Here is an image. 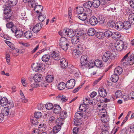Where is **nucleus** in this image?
Wrapping results in <instances>:
<instances>
[{"mask_svg":"<svg viewBox=\"0 0 134 134\" xmlns=\"http://www.w3.org/2000/svg\"><path fill=\"white\" fill-rule=\"evenodd\" d=\"M115 47L116 50L121 51L127 49L128 45L126 43L123 42L121 40H118L115 43Z\"/></svg>","mask_w":134,"mask_h":134,"instance_id":"nucleus-1","label":"nucleus"},{"mask_svg":"<svg viewBox=\"0 0 134 134\" xmlns=\"http://www.w3.org/2000/svg\"><path fill=\"white\" fill-rule=\"evenodd\" d=\"M56 120V118L53 116H51L49 119V122L51 123H55Z\"/></svg>","mask_w":134,"mask_h":134,"instance_id":"nucleus-62","label":"nucleus"},{"mask_svg":"<svg viewBox=\"0 0 134 134\" xmlns=\"http://www.w3.org/2000/svg\"><path fill=\"white\" fill-rule=\"evenodd\" d=\"M46 16L44 13L40 12L38 15V20L40 22H42L46 19Z\"/></svg>","mask_w":134,"mask_h":134,"instance_id":"nucleus-17","label":"nucleus"},{"mask_svg":"<svg viewBox=\"0 0 134 134\" xmlns=\"http://www.w3.org/2000/svg\"><path fill=\"white\" fill-rule=\"evenodd\" d=\"M122 71L123 70L122 68L119 66H118L115 68L114 72L115 74L119 75L121 74Z\"/></svg>","mask_w":134,"mask_h":134,"instance_id":"nucleus-24","label":"nucleus"},{"mask_svg":"<svg viewBox=\"0 0 134 134\" xmlns=\"http://www.w3.org/2000/svg\"><path fill=\"white\" fill-rule=\"evenodd\" d=\"M64 119L60 117L59 118H57L56 120L55 123L57 125L60 126L63 124V122Z\"/></svg>","mask_w":134,"mask_h":134,"instance_id":"nucleus-31","label":"nucleus"},{"mask_svg":"<svg viewBox=\"0 0 134 134\" xmlns=\"http://www.w3.org/2000/svg\"><path fill=\"white\" fill-rule=\"evenodd\" d=\"M108 25L109 27L113 28L115 25V23L112 20H110L109 21Z\"/></svg>","mask_w":134,"mask_h":134,"instance_id":"nucleus-57","label":"nucleus"},{"mask_svg":"<svg viewBox=\"0 0 134 134\" xmlns=\"http://www.w3.org/2000/svg\"><path fill=\"white\" fill-rule=\"evenodd\" d=\"M96 33L95 30L93 28H90L88 31V34L90 36H92L94 35Z\"/></svg>","mask_w":134,"mask_h":134,"instance_id":"nucleus-42","label":"nucleus"},{"mask_svg":"<svg viewBox=\"0 0 134 134\" xmlns=\"http://www.w3.org/2000/svg\"><path fill=\"white\" fill-rule=\"evenodd\" d=\"M68 30H69L68 29H65L63 31H60L59 32V35H61V36H63V35L67 36Z\"/></svg>","mask_w":134,"mask_h":134,"instance_id":"nucleus-51","label":"nucleus"},{"mask_svg":"<svg viewBox=\"0 0 134 134\" xmlns=\"http://www.w3.org/2000/svg\"><path fill=\"white\" fill-rule=\"evenodd\" d=\"M54 79L52 75H48L46 77L45 81L48 83L51 82L53 81Z\"/></svg>","mask_w":134,"mask_h":134,"instance_id":"nucleus-28","label":"nucleus"},{"mask_svg":"<svg viewBox=\"0 0 134 134\" xmlns=\"http://www.w3.org/2000/svg\"><path fill=\"white\" fill-rule=\"evenodd\" d=\"M82 121L80 119H77L75 120L74 122V124L76 126H79L82 124Z\"/></svg>","mask_w":134,"mask_h":134,"instance_id":"nucleus-60","label":"nucleus"},{"mask_svg":"<svg viewBox=\"0 0 134 134\" xmlns=\"http://www.w3.org/2000/svg\"><path fill=\"white\" fill-rule=\"evenodd\" d=\"M96 37L98 38H101L103 36V33L102 32H97L95 34Z\"/></svg>","mask_w":134,"mask_h":134,"instance_id":"nucleus-58","label":"nucleus"},{"mask_svg":"<svg viewBox=\"0 0 134 134\" xmlns=\"http://www.w3.org/2000/svg\"><path fill=\"white\" fill-rule=\"evenodd\" d=\"M79 41V37L77 36H75L71 39V41L73 44H76Z\"/></svg>","mask_w":134,"mask_h":134,"instance_id":"nucleus-27","label":"nucleus"},{"mask_svg":"<svg viewBox=\"0 0 134 134\" xmlns=\"http://www.w3.org/2000/svg\"><path fill=\"white\" fill-rule=\"evenodd\" d=\"M32 33L31 31H29L26 32L24 34L23 36L27 39L31 38L32 36Z\"/></svg>","mask_w":134,"mask_h":134,"instance_id":"nucleus-29","label":"nucleus"},{"mask_svg":"<svg viewBox=\"0 0 134 134\" xmlns=\"http://www.w3.org/2000/svg\"><path fill=\"white\" fill-rule=\"evenodd\" d=\"M82 52H80L78 50L76 49L73 50L72 52V55L73 57L75 58H77L79 55L82 54Z\"/></svg>","mask_w":134,"mask_h":134,"instance_id":"nucleus-15","label":"nucleus"},{"mask_svg":"<svg viewBox=\"0 0 134 134\" xmlns=\"http://www.w3.org/2000/svg\"><path fill=\"white\" fill-rule=\"evenodd\" d=\"M127 61L129 64L132 65L134 63V55L129 56L127 58Z\"/></svg>","mask_w":134,"mask_h":134,"instance_id":"nucleus-40","label":"nucleus"},{"mask_svg":"<svg viewBox=\"0 0 134 134\" xmlns=\"http://www.w3.org/2000/svg\"><path fill=\"white\" fill-rule=\"evenodd\" d=\"M34 80L35 82H40L42 79V77L41 75L39 74H35L34 77Z\"/></svg>","mask_w":134,"mask_h":134,"instance_id":"nucleus-11","label":"nucleus"},{"mask_svg":"<svg viewBox=\"0 0 134 134\" xmlns=\"http://www.w3.org/2000/svg\"><path fill=\"white\" fill-rule=\"evenodd\" d=\"M129 20L131 24H134V13L129 15Z\"/></svg>","mask_w":134,"mask_h":134,"instance_id":"nucleus-47","label":"nucleus"},{"mask_svg":"<svg viewBox=\"0 0 134 134\" xmlns=\"http://www.w3.org/2000/svg\"><path fill=\"white\" fill-rule=\"evenodd\" d=\"M78 18L82 21L85 20L88 16L85 13L80 14L78 16Z\"/></svg>","mask_w":134,"mask_h":134,"instance_id":"nucleus-38","label":"nucleus"},{"mask_svg":"<svg viewBox=\"0 0 134 134\" xmlns=\"http://www.w3.org/2000/svg\"><path fill=\"white\" fill-rule=\"evenodd\" d=\"M121 36V35L119 32H114L112 33V38L114 40L118 39Z\"/></svg>","mask_w":134,"mask_h":134,"instance_id":"nucleus-22","label":"nucleus"},{"mask_svg":"<svg viewBox=\"0 0 134 134\" xmlns=\"http://www.w3.org/2000/svg\"><path fill=\"white\" fill-rule=\"evenodd\" d=\"M60 46L64 50H67L68 47L70 46V42L68 40L64 37H62L60 40Z\"/></svg>","mask_w":134,"mask_h":134,"instance_id":"nucleus-2","label":"nucleus"},{"mask_svg":"<svg viewBox=\"0 0 134 134\" xmlns=\"http://www.w3.org/2000/svg\"><path fill=\"white\" fill-rule=\"evenodd\" d=\"M57 98H59V100H60L62 102H65L67 100L65 96L62 95H59L56 97Z\"/></svg>","mask_w":134,"mask_h":134,"instance_id":"nucleus-48","label":"nucleus"},{"mask_svg":"<svg viewBox=\"0 0 134 134\" xmlns=\"http://www.w3.org/2000/svg\"><path fill=\"white\" fill-rule=\"evenodd\" d=\"M126 59H127L123 58L121 61V65L123 66H125L129 64L128 61H127V60Z\"/></svg>","mask_w":134,"mask_h":134,"instance_id":"nucleus-52","label":"nucleus"},{"mask_svg":"<svg viewBox=\"0 0 134 134\" xmlns=\"http://www.w3.org/2000/svg\"><path fill=\"white\" fill-rule=\"evenodd\" d=\"M101 120L103 122H107L109 121V118L107 115L103 114L101 118Z\"/></svg>","mask_w":134,"mask_h":134,"instance_id":"nucleus-30","label":"nucleus"},{"mask_svg":"<svg viewBox=\"0 0 134 134\" xmlns=\"http://www.w3.org/2000/svg\"><path fill=\"white\" fill-rule=\"evenodd\" d=\"M51 57L50 55L48 54L44 55L42 58V61L45 62L48 61Z\"/></svg>","mask_w":134,"mask_h":134,"instance_id":"nucleus-39","label":"nucleus"},{"mask_svg":"<svg viewBox=\"0 0 134 134\" xmlns=\"http://www.w3.org/2000/svg\"><path fill=\"white\" fill-rule=\"evenodd\" d=\"M65 86H66V84H65L63 82L60 83L58 86V88L60 90H63Z\"/></svg>","mask_w":134,"mask_h":134,"instance_id":"nucleus-46","label":"nucleus"},{"mask_svg":"<svg viewBox=\"0 0 134 134\" xmlns=\"http://www.w3.org/2000/svg\"><path fill=\"white\" fill-rule=\"evenodd\" d=\"M75 83V80L74 79L69 80L66 84V86L68 89L72 88L74 87Z\"/></svg>","mask_w":134,"mask_h":134,"instance_id":"nucleus-7","label":"nucleus"},{"mask_svg":"<svg viewBox=\"0 0 134 134\" xmlns=\"http://www.w3.org/2000/svg\"><path fill=\"white\" fill-rule=\"evenodd\" d=\"M92 3L91 1H88L85 3L83 4L84 7L87 9H90L92 5Z\"/></svg>","mask_w":134,"mask_h":134,"instance_id":"nucleus-44","label":"nucleus"},{"mask_svg":"<svg viewBox=\"0 0 134 134\" xmlns=\"http://www.w3.org/2000/svg\"><path fill=\"white\" fill-rule=\"evenodd\" d=\"M60 63L61 67L62 68L64 69L67 67L68 62H66V59H61Z\"/></svg>","mask_w":134,"mask_h":134,"instance_id":"nucleus-23","label":"nucleus"},{"mask_svg":"<svg viewBox=\"0 0 134 134\" xmlns=\"http://www.w3.org/2000/svg\"><path fill=\"white\" fill-rule=\"evenodd\" d=\"M122 94L121 91L118 90L115 92V96L116 98H119L122 95Z\"/></svg>","mask_w":134,"mask_h":134,"instance_id":"nucleus-61","label":"nucleus"},{"mask_svg":"<svg viewBox=\"0 0 134 134\" xmlns=\"http://www.w3.org/2000/svg\"><path fill=\"white\" fill-rule=\"evenodd\" d=\"M97 19L95 16H92L90 19L89 23L90 24L93 26L96 25L98 23Z\"/></svg>","mask_w":134,"mask_h":134,"instance_id":"nucleus-13","label":"nucleus"},{"mask_svg":"<svg viewBox=\"0 0 134 134\" xmlns=\"http://www.w3.org/2000/svg\"><path fill=\"white\" fill-rule=\"evenodd\" d=\"M115 26L117 30H120L123 29V23L121 21H119L116 23Z\"/></svg>","mask_w":134,"mask_h":134,"instance_id":"nucleus-20","label":"nucleus"},{"mask_svg":"<svg viewBox=\"0 0 134 134\" xmlns=\"http://www.w3.org/2000/svg\"><path fill=\"white\" fill-rule=\"evenodd\" d=\"M68 31L67 36L69 37L72 38L75 36L76 31L74 30H73L72 29H69L68 30Z\"/></svg>","mask_w":134,"mask_h":134,"instance_id":"nucleus-16","label":"nucleus"},{"mask_svg":"<svg viewBox=\"0 0 134 134\" xmlns=\"http://www.w3.org/2000/svg\"><path fill=\"white\" fill-rule=\"evenodd\" d=\"M94 62L95 66L98 67H101L103 66V64L101 60L97 59Z\"/></svg>","mask_w":134,"mask_h":134,"instance_id":"nucleus-41","label":"nucleus"},{"mask_svg":"<svg viewBox=\"0 0 134 134\" xmlns=\"http://www.w3.org/2000/svg\"><path fill=\"white\" fill-rule=\"evenodd\" d=\"M127 130L130 132L133 133L134 132V125H130L128 127Z\"/></svg>","mask_w":134,"mask_h":134,"instance_id":"nucleus-56","label":"nucleus"},{"mask_svg":"<svg viewBox=\"0 0 134 134\" xmlns=\"http://www.w3.org/2000/svg\"><path fill=\"white\" fill-rule=\"evenodd\" d=\"M4 14L6 15L5 17L7 19H10L12 15V12L11 11V7L10 6L6 7L4 10Z\"/></svg>","mask_w":134,"mask_h":134,"instance_id":"nucleus-4","label":"nucleus"},{"mask_svg":"<svg viewBox=\"0 0 134 134\" xmlns=\"http://www.w3.org/2000/svg\"><path fill=\"white\" fill-rule=\"evenodd\" d=\"M88 57L86 55H82L80 59V64L79 67L82 69H83L85 68L88 62Z\"/></svg>","mask_w":134,"mask_h":134,"instance_id":"nucleus-3","label":"nucleus"},{"mask_svg":"<svg viewBox=\"0 0 134 134\" xmlns=\"http://www.w3.org/2000/svg\"><path fill=\"white\" fill-rule=\"evenodd\" d=\"M29 80L31 84L30 86L32 88H35L40 86V85L38 83V82H35V80L33 79L29 78Z\"/></svg>","mask_w":134,"mask_h":134,"instance_id":"nucleus-10","label":"nucleus"},{"mask_svg":"<svg viewBox=\"0 0 134 134\" xmlns=\"http://www.w3.org/2000/svg\"><path fill=\"white\" fill-rule=\"evenodd\" d=\"M45 106L46 108L48 110L52 109V108H53L54 107L53 104L50 103L47 104L45 105Z\"/></svg>","mask_w":134,"mask_h":134,"instance_id":"nucleus-54","label":"nucleus"},{"mask_svg":"<svg viewBox=\"0 0 134 134\" xmlns=\"http://www.w3.org/2000/svg\"><path fill=\"white\" fill-rule=\"evenodd\" d=\"M61 129V126L58 125L54 127L53 129V131L56 134L59 132Z\"/></svg>","mask_w":134,"mask_h":134,"instance_id":"nucleus-53","label":"nucleus"},{"mask_svg":"<svg viewBox=\"0 0 134 134\" xmlns=\"http://www.w3.org/2000/svg\"><path fill=\"white\" fill-rule=\"evenodd\" d=\"M112 32L108 30L104 32V35L105 37H109L112 36Z\"/></svg>","mask_w":134,"mask_h":134,"instance_id":"nucleus-55","label":"nucleus"},{"mask_svg":"<svg viewBox=\"0 0 134 134\" xmlns=\"http://www.w3.org/2000/svg\"><path fill=\"white\" fill-rule=\"evenodd\" d=\"M43 26L42 24L41 23H37L33 27L32 31L34 33H37L42 28Z\"/></svg>","mask_w":134,"mask_h":134,"instance_id":"nucleus-8","label":"nucleus"},{"mask_svg":"<svg viewBox=\"0 0 134 134\" xmlns=\"http://www.w3.org/2000/svg\"><path fill=\"white\" fill-rule=\"evenodd\" d=\"M23 35V32L21 30L18 29L15 32V35L18 38H20Z\"/></svg>","mask_w":134,"mask_h":134,"instance_id":"nucleus-26","label":"nucleus"},{"mask_svg":"<svg viewBox=\"0 0 134 134\" xmlns=\"http://www.w3.org/2000/svg\"><path fill=\"white\" fill-rule=\"evenodd\" d=\"M97 20L98 23H99L100 24H102L105 21V19L104 17L101 15H99L97 17Z\"/></svg>","mask_w":134,"mask_h":134,"instance_id":"nucleus-19","label":"nucleus"},{"mask_svg":"<svg viewBox=\"0 0 134 134\" xmlns=\"http://www.w3.org/2000/svg\"><path fill=\"white\" fill-rule=\"evenodd\" d=\"M32 67L33 70L36 72H40L41 71L42 66L40 64H37L34 65Z\"/></svg>","mask_w":134,"mask_h":134,"instance_id":"nucleus-14","label":"nucleus"},{"mask_svg":"<svg viewBox=\"0 0 134 134\" xmlns=\"http://www.w3.org/2000/svg\"><path fill=\"white\" fill-rule=\"evenodd\" d=\"M75 10L76 12V13L79 15L83 13L84 12V9L82 7H77Z\"/></svg>","mask_w":134,"mask_h":134,"instance_id":"nucleus-33","label":"nucleus"},{"mask_svg":"<svg viewBox=\"0 0 134 134\" xmlns=\"http://www.w3.org/2000/svg\"><path fill=\"white\" fill-rule=\"evenodd\" d=\"M100 1L99 0H93L92 2V5L94 8H98L100 4Z\"/></svg>","mask_w":134,"mask_h":134,"instance_id":"nucleus-32","label":"nucleus"},{"mask_svg":"<svg viewBox=\"0 0 134 134\" xmlns=\"http://www.w3.org/2000/svg\"><path fill=\"white\" fill-rule=\"evenodd\" d=\"M84 104H81L79 107V110L81 112H85L86 110V103H84V102H83Z\"/></svg>","mask_w":134,"mask_h":134,"instance_id":"nucleus-35","label":"nucleus"},{"mask_svg":"<svg viewBox=\"0 0 134 134\" xmlns=\"http://www.w3.org/2000/svg\"><path fill=\"white\" fill-rule=\"evenodd\" d=\"M131 23L129 21H126L123 23V29L127 30L131 28Z\"/></svg>","mask_w":134,"mask_h":134,"instance_id":"nucleus-18","label":"nucleus"},{"mask_svg":"<svg viewBox=\"0 0 134 134\" xmlns=\"http://www.w3.org/2000/svg\"><path fill=\"white\" fill-rule=\"evenodd\" d=\"M26 3L28 2L29 4H30L32 8H34L35 6L37 4V3H36L34 0H26Z\"/></svg>","mask_w":134,"mask_h":134,"instance_id":"nucleus-36","label":"nucleus"},{"mask_svg":"<svg viewBox=\"0 0 134 134\" xmlns=\"http://www.w3.org/2000/svg\"><path fill=\"white\" fill-rule=\"evenodd\" d=\"M98 92L100 96L102 97H104L107 94L106 90L103 88H99L98 90Z\"/></svg>","mask_w":134,"mask_h":134,"instance_id":"nucleus-12","label":"nucleus"},{"mask_svg":"<svg viewBox=\"0 0 134 134\" xmlns=\"http://www.w3.org/2000/svg\"><path fill=\"white\" fill-rule=\"evenodd\" d=\"M53 112L56 114H58L61 111V108L58 105H55L53 108Z\"/></svg>","mask_w":134,"mask_h":134,"instance_id":"nucleus-21","label":"nucleus"},{"mask_svg":"<svg viewBox=\"0 0 134 134\" xmlns=\"http://www.w3.org/2000/svg\"><path fill=\"white\" fill-rule=\"evenodd\" d=\"M3 114L5 116H7L9 112V108L8 107H4L3 109Z\"/></svg>","mask_w":134,"mask_h":134,"instance_id":"nucleus-45","label":"nucleus"},{"mask_svg":"<svg viewBox=\"0 0 134 134\" xmlns=\"http://www.w3.org/2000/svg\"><path fill=\"white\" fill-rule=\"evenodd\" d=\"M42 114L40 112H37L35 113L34 115L35 118L39 119L42 116Z\"/></svg>","mask_w":134,"mask_h":134,"instance_id":"nucleus-59","label":"nucleus"},{"mask_svg":"<svg viewBox=\"0 0 134 134\" xmlns=\"http://www.w3.org/2000/svg\"><path fill=\"white\" fill-rule=\"evenodd\" d=\"M60 117L64 119L67 117V112L65 111H63L60 113Z\"/></svg>","mask_w":134,"mask_h":134,"instance_id":"nucleus-49","label":"nucleus"},{"mask_svg":"<svg viewBox=\"0 0 134 134\" xmlns=\"http://www.w3.org/2000/svg\"><path fill=\"white\" fill-rule=\"evenodd\" d=\"M83 114L81 113V111H78L75 113V117L77 119H80L83 117Z\"/></svg>","mask_w":134,"mask_h":134,"instance_id":"nucleus-37","label":"nucleus"},{"mask_svg":"<svg viewBox=\"0 0 134 134\" xmlns=\"http://www.w3.org/2000/svg\"><path fill=\"white\" fill-rule=\"evenodd\" d=\"M50 55L51 58L55 60H58L60 58L59 53L55 51H53L51 53Z\"/></svg>","mask_w":134,"mask_h":134,"instance_id":"nucleus-9","label":"nucleus"},{"mask_svg":"<svg viewBox=\"0 0 134 134\" xmlns=\"http://www.w3.org/2000/svg\"><path fill=\"white\" fill-rule=\"evenodd\" d=\"M85 48L84 45L81 43H79L77 45V48L76 49L78 50L80 52L82 53L83 48Z\"/></svg>","mask_w":134,"mask_h":134,"instance_id":"nucleus-34","label":"nucleus"},{"mask_svg":"<svg viewBox=\"0 0 134 134\" xmlns=\"http://www.w3.org/2000/svg\"><path fill=\"white\" fill-rule=\"evenodd\" d=\"M111 59V52L107 51L105 52L102 57L103 61L106 62Z\"/></svg>","mask_w":134,"mask_h":134,"instance_id":"nucleus-6","label":"nucleus"},{"mask_svg":"<svg viewBox=\"0 0 134 134\" xmlns=\"http://www.w3.org/2000/svg\"><path fill=\"white\" fill-rule=\"evenodd\" d=\"M0 104L2 106H4L8 104L10 105L8 107H10V108H12L14 107V104L13 103L11 102H8V99L6 98H1L0 100Z\"/></svg>","mask_w":134,"mask_h":134,"instance_id":"nucleus-5","label":"nucleus"},{"mask_svg":"<svg viewBox=\"0 0 134 134\" xmlns=\"http://www.w3.org/2000/svg\"><path fill=\"white\" fill-rule=\"evenodd\" d=\"M88 67L89 68H93L95 66L94 62L93 61H91L89 62L88 65Z\"/></svg>","mask_w":134,"mask_h":134,"instance_id":"nucleus-64","label":"nucleus"},{"mask_svg":"<svg viewBox=\"0 0 134 134\" xmlns=\"http://www.w3.org/2000/svg\"><path fill=\"white\" fill-rule=\"evenodd\" d=\"M6 42L5 43L7 44L8 45L10 48L13 49H14L15 47L14 45V44L11 42L8 41H6Z\"/></svg>","mask_w":134,"mask_h":134,"instance_id":"nucleus-63","label":"nucleus"},{"mask_svg":"<svg viewBox=\"0 0 134 134\" xmlns=\"http://www.w3.org/2000/svg\"><path fill=\"white\" fill-rule=\"evenodd\" d=\"M17 3V0H9L8 3L10 7L14 6Z\"/></svg>","mask_w":134,"mask_h":134,"instance_id":"nucleus-50","label":"nucleus"},{"mask_svg":"<svg viewBox=\"0 0 134 134\" xmlns=\"http://www.w3.org/2000/svg\"><path fill=\"white\" fill-rule=\"evenodd\" d=\"M119 79L118 75L115 74L112 75L111 78L112 81L114 82H116L118 81Z\"/></svg>","mask_w":134,"mask_h":134,"instance_id":"nucleus-43","label":"nucleus"},{"mask_svg":"<svg viewBox=\"0 0 134 134\" xmlns=\"http://www.w3.org/2000/svg\"><path fill=\"white\" fill-rule=\"evenodd\" d=\"M42 6L40 5H37L34 7L35 11L37 13L39 14L41 11L42 10Z\"/></svg>","mask_w":134,"mask_h":134,"instance_id":"nucleus-25","label":"nucleus"}]
</instances>
